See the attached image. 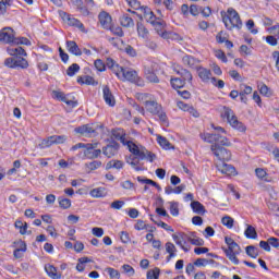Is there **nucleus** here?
Wrapping results in <instances>:
<instances>
[{
    "mask_svg": "<svg viewBox=\"0 0 279 279\" xmlns=\"http://www.w3.org/2000/svg\"><path fill=\"white\" fill-rule=\"evenodd\" d=\"M137 181H140L142 184H150V186H158V183L151 179H143L141 177H137Z\"/></svg>",
    "mask_w": 279,
    "mask_h": 279,
    "instance_id": "nucleus-53",
    "label": "nucleus"
},
{
    "mask_svg": "<svg viewBox=\"0 0 279 279\" xmlns=\"http://www.w3.org/2000/svg\"><path fill=\"white\" fill-rule=\"evenodd\" d=\"M259 93L260 95H264V97H271V89L265 84H262L259 86Z\"/></svg>",
    "mask_w": 279,
    "mask_h": 279,
    "instance_id": "nucleus-45",
    "label": "nucleus"
},
{
    "mask_svg": "<svg viewBox=\"0 0 279 279\" xmlns=\"http://www.w3.org/2000/svg\"><path fill=\"white\" fill-rule=\"evenodd\" d=\"M252 86L250 85H245V84H241L240 85V94L242 95H252Z\"/></svg>",
    "mask_w": 279,
    "mask_h": 279,
    "instance_id": "nucleus-46",
    "label": "nucleus"
},
{
    "mask_svg": "<svg viewBox=\"0 0 279 279\" xmlns=\"http://www.w3.org/2000/svg\"><path fill=\"white\" fill-rule=\"evenodd\" d=\"M92 234H94V236L101 238V236H104V229L99 228V227H94L92 229Z\"/></svg>",
    "mask_w": 279,
    "mask_h": 279,
    "instance_id": "nucleus-57",
    "label": "nucleus"
},
{
    "mask_svg": "<svg viewBox=\"0 0 279 279\" xmlns=\"http://www.w3.org/2000/svg\"><path fill=\"white\" fill-rule=\"evenodd\" d=\"M13 45H26V47H29L32 45V41H29V39H27L26 37H14Z\"/></svg>",
    "mask_w": 279,
    "mask_h": 279,
    "instance_id": "nucleus-43",
    "label": "nucleus"
},
{
    "mask_svg": "<svg viewBox=\"0 0 279 279\" xmlns=\"http://www.w3.org/2000/svg\"><path fill=\"white\" fill-rule=\"evenodd\" d=\"M173 241L180 245L181 250L183 252H190L191 246L186 245V242L189 241L190 236L186 233H179L172 235Z\"/></svg>",
    "mask_w": 279,
    "mask_h": 279,
    "instance_id": "nucleus-12",
    "label": "nucleus"
},
{
    "mask_svg": "<svg viewBox=\"0 0 279 279\" xmlns=\"http://www.w3.org/2000/svg\"><path fill=\"white\" fill-rule=\"evenodd\" d=\"M78 84H86L87 86H96L97 82H95V78L93 76H78L77 77Z\"/></svg>",
    "mask_w": 279,
    "mask_h": 279,
    "instance_id": "nucleus-27",
    "label": "nucleus"
},
{
    "mask_svg": "<svg viewBox=\"0 0 279 279\" xmlns=\"http://www.w3.org/2000/svg\"><path fill=\"white\" fill-rule=\"evenodd\" d=\"M216 58H218V60H221V62H228V57H226V52L221 50L216 51Z\"/></svg>",
    "mask_w": 279,
    "mask_h": 279,
    "instance_id": "nucleus-59",
    "label": "nucleus"
},
{
    "mask_svg": "<svg viewBox=\"0 0 279 279\" xmlns=\"http://www.w3.org/2000/svg\"><path fill=\"white\" fill-rule=\"evenodd\" d=\"M129 3L130 8H133V10H141V2L137 0H126Z\"/></svg>",
    "mask_w": 279,
    "mask_h": 279,
    "instance_id": "nucleus-58",
    "label": "nucleus"
},
{
    "mask_svg": "<svg viewBox=\"0 0 279 279\" xmlns=\"http://www.w3.org/2000/svg\"><path fill=\"white\" fill-rule=\"evenodd\" d=\"M147 23H150L153 25L158 34L160 29H165V21H156V15L153 13H149L146 17Z\"/></svg>",
    "mask_w": 279,
    "mask_h": 279,
    "instance_id": "nucleus-16",
    "label": "nucleus"
},
{
    "mask_svg": "<svg viewBox=\"0 0 279 279\" xmlns=\"http://www.w3.org/2000/svg\"><path fill=\"white\" fill-rule=\"evenodd\" d=\"M15 228L20 230V234H27V222L23 223V221L16 220Z\"/></svg>",
    "mask_w": 279,
    "mask_h": 279,
    "instance_id": "nucleus-37",
    "label": "nucleus"
},
{
    "mask_svg": "<svg viewBox=\"0 0 279 279\" xmlns=\"http://www.w3.org/2000/svg\"><path fill=\"white\" fill-rule=\"evenodd\" d=\"M106 64L107 69H110L122 82H131V84H136V86H145L143 78L138 76L136 70L120 66L112 58H108Z\"/></svg>",
    "mask_w": 279,
    "mask_h": 279,
    "instance_id": "nucleus-3",
    "label": "nucleus"
},
{
    "mask_svg": "<svg viewBox=\"0 0 279 279\" xmlns=\"http://www.w3.org/2000/svg\"><path fill=\"white\" fill-rule=\"evenodd\" d=\"M125 206V202L123 201H114L111 203L110 208L113 210H121Z\"/></svg>",
    "mask_w": 279,
    "mask_h": 279,
    "instance_id": "nucleus-47",
    "label": "nucleus"
},
{
    "mask_svg": "<svg viewBox=\"0 0 279 279\" xmlns=\"http://www.w3.org/2000/svg\"><path fill=\"white\" fill-rule=\"evenodd\" d=\"M205 143H210V149L216 157L215 166L223 175H236V168L228 165L232 160V151L226 147H232V142L226 136L219 134H205Z\"/></svg>",
    "mask_w": 279,
    "mask_h": 279,
    "instance_id": "nucleus-1",
    "label": "nucleus"
},
{
    "mask_svg": "<svg viewBox=\"0 0 279 279\" xmlns=\"http://www.w3.org/2000/svg\"><path fill=\"white\" fill-rule=\"evenodd\" d=\"M52 95L54 99L63 101L64 104H66V106H71L72 108H75V106H77V101L66 99V96H64V93L62 92L53 90Z\"/></svg>",
    "mask_w": 279,
    "mask_h": 279,
    "instance_id": "nucleus-21",
    "label": "nucleus"
},
{
    "mask_svg": "<svg viewBox=\"0 0 279 279\" xmlns=\"http://www.w3.org/2000/svg\"><path fill=\"white\" fill-rule=\"evenodd\" d=\"M85 167H86L87 171H96V169H99V167H101V161L95 160L92 162H87V163H85Z\"/></svg>",
    "mask_w": 279,
    "mask_h": 279,
    "instance_id": "nucleus-36",
    "label": "nucleus"
},
{
    "mask_svg": "<svg viewBox=\"0 0 279 279\" xmlns=\"http://www.w3.org/2000/svg\"><path fill=\"white\" fill-rule=\"evenodd\" d=\"M196 71L198 73L199 80H202L204 84L211 82L213 86H216V88H223L226 86V82H223V80H217V77H213V72H210V70L198 66Z\"/></svg>",
    "mask_w": 279,
    "mask_h": 279,
    "instance_id": "nucleus-7",
    "label": "nucleus"
},
{
    "mask_svg": "<svg viewBox=\"0 0 279 279\" xmlns=\"http://www.w3.org/2000/svg\"><path fill=\"white\" fill-rule=\"evenodd\" d=\"M98 144H86V148L84 150V156L89 160H94L95 158H99L101 156V149H97Z\"/></svg>",
    "mask_w": 279,
    "mask_h": 279,
    "instance_id": "nucleus-10",
    "label": "nucleus"
},
{
    "mask_svg": "<svg viewBox=\"0 0 279 279\" xmlns=\"http://www.w3.org/2000/svg\"><path fill=\"white\" fill-rule=\"evenodd\" d=\"M46 272L52 279H61L62 274L58 272V269L53 265H48L45 267Z\"/></svg>",
    "mask_w": 279,
    "mask_h": 279,
    "instance_id": "nucleus-25",
    "label": "nucleus"
},
{
    "mask_svg": "<svg viewBox=\"0 0 279 279\" xmlns=\"http://www.w3.org/2000/svg\"><path fill=\"white\" fill-rule=\"evenodd\" d=\"M158 35L161 36V38H165L166 40H177V43H180V40H182V37L178 33L173 32H162V29H160L158 32Z\"/></svg>",
    "mask_w": 279,
    "mask_h": 279,
    "instance_id": "nucleus-23",
    "label": "nucleus"
},
{
    "mask_svg": "<svg viewBox=\"0 0 279 279\" xmlns=\"http://www.w3.org/2000/svg\"><path fill=\"white\" fill-rule=\"evenodd\" d=\"M120 25H122V27H134V20L128 14H124L120 17Z\"/></svg>",
    "mask_w": 279,
    "mask_h": 279,
    "instance_id": "nucleus-28",
    "label": "nucleus"
},
{
    "mask_svg": "<svg viewBox=\"0 0 279 279\" xmlns=\"http://www.w3.org/2000/svg\"><path fill=\"white\" fill-rule=\"evenodd\" d=\"M0 43H4V45L14 43V29L12 27H4L0 31Z\"/></svg>",
    "mask_w": 279,
    "mask_h": 279,
    "instance_id": "nucleus-14",
    "label": "nucleus"
},
{
    "mask_svg": "<svg viewBox=\"0 0 279 279\" xmlns=\"http://www.w3.org/2000/svg\"><path fill=\"white\" fill-rule=\"evenodd\" d=\"M170 213L173 217H178L180 215V210L178 209V203L170 202Z\"/></svg>",
    "mask_w": 279,
    "mask_h": 279,
    "instance_id": "nucleus-49",
    "label": "nucleus"
},
{
    "mask_svg": "<svg viewBox=\"0 0 279 279\" xmlns=\"http://www.w3.org/2000/svg\"><path fill=\"white\" fill-rule=\"evenodd\" d=\"M4 66H8V69H27L29 62L22 57H10L4 60Z\"/></svg>",
    "mask_w": 279,
    "mask_h": 279,
    "instance_id": "nucleus-9",
    "label": "nucleus"
},
{
    "mask_svg": "<svg viewBox=\"0 0 279 279\" xmlns=\"http://www.w3.org/2000/svg\"><path fill=\"white\" fill-rule=\"evenodd\" d=\"M174 71L177 72V75H180V77H182L181 80L189 82V84H191V82H193V74H191V72L184 68H180L177 66L174 68Z\"/></svg>",
    "mask_w": 279,
    "mask_h": 279,
    "instance_id": "nucleus-19",
    "label": "nucleus"
},
{
    "mask_svg": "<svg viewBox=\"0 0 279 279\" xmlns=\"http://www.w3.org/2000/svg\"><path fill=\"white\" fill-rule=\"evenodd\" d=\"M255 173L257 178H259V180H264V182H269V179H267V171H265V169L256 168Z\"/></svg>",
    "mask_w": 279,
    "mask_h": 279,
    "instance_id": "nucleus-42",
    "label": "nucleus"
},
{
    "mask_svg": "<svg viewBox=\"0 0 279 279\" xmlns=\"http://www.w3.org/2000/svg\"><path fill=\"white\" fill-rule=\"evenodd\" d=\"M51 141L53 145H62L66 142V135H52Z\"/></svg>",
    "mask_w": 279,
    "mask_h": 279,
    "instance_id": "nucleus-39",
    "label": "nucleus"
},
{
    "mask_svg": "<svg viewBox=\"0 0 279 279\" xmlns=\"http://www.w3.org/2000/svg\"><path fill=\"white\" fill-rule=\"evenodd\" d=\"M53 145V140H51V136H49L46 140H43L39 144L40 149H46V147H51Z\"/></svg>",
    "mask_w": 279,
    "mask_h": 279,
    "instance_id": "nucleus-48",
    "label": "nucleus"
},
{
    "mask_svg": "<svg viewBox=\"0 0 279 279\" xmlns=\"http://www.w3.org/2000/svg\"><path fill=\"white\" fill-rule=\"evenodd\" d=\"M225 243L228 245V248L222 247L227 258L233 263V265H239V254H241V246L230 236L225 238Z\"/></svg>",
    "mask_w": 279,
    "mask_h": 279,
    "instance_id": "nucleus-6",
    "label": "nucleus"
},
{
    "mask_svg": "<svg viewBox=\"0 0 279 279\" xmlns=\"http://www.w3.org/2000/svg\"><path fill=\"white\" fill-rule=\"evenodd\" d=\"M94 66L97 69V71L104 72L106 71V63L101 59H97L94 62Z\"/></svg>",
    "mask_w": 279,
    "mask_h": 279,
    "instance_id": "nucleus-52",
    "label": "nucleus"
},
{
    "mask_svg": "<svg viewBox=\"0 0 279 279\" xmlns=\"http://www.w3.org/2000/svg\"><path fill=\"white\" fill-rule=\"evenodd\" d=\"M191 208H192L193 213H195L196 215H205L206 214V208H204V205H202V203H199L198 201H193L191 203Z\"/></svg>",
    "mask_w": 279,
    "mask_h": 279,
    "instance_id": "nucleus-26",
    "label": "nucleus"
},
{
    "mask_svg": "<svg viewBox=\"0 0 279 279\" xmlns=\"http://www.w3.org/2000/svg\"><path fill=\"white\" fill-rule=\"evenodd\" d=\"M66 48L73 56H82V49H80V46L74 40L66 41Z\"/></svg>",
    "mask_w": 279,
    "mask_h": 279,
    "instance_id": "nucleus-24",
    "label": "nucleus"
},
{
    "mask_svg": "<svg viewBox=\"0 0 279 279\" xmlns=\"http://www.w3.org/2000/svg\"><path fill=\"white\" fill-rule=\"evenodd\" d=\"M222 119H227L229 125L233 128V130H238V132H245V124L239 121V118L235 117L234 111L232 109L225 107L221 113Z\"/></svg>",
    "mask_w": 279,
    "mask_h": 279,
    "instance_id": "nucleus-8",
    "label": "nucleus"
},
{
    "mask_svg": "<svg viewBox=\"0 0 279 279\" xmlns=\"http://www.w3.org/2000/svg\"><path fill=\"white\" fill-rule=\"evenodd\" d=\"M157 142L163 149H171V143L167 141V137L162 135L157 136Z\"/></svg>",
    "mask_w": 279,
    "mask_h": 279,
    "instance_id": "nucleus-32",
    "label": "nucleus"
},
{
    "mask_svg": "<svg viewBox=\"0 0 279 279\" xmlns=\"http://www.w3.org/2000/svg\"><path fill=\"white\" fill-rule=\"evenodd\" d=\"M141 160H144L141 158V156L138 155H134L126 157V162L128 165H130L133 169H135V171H143L142 167H138V165L141 163Z\"/></svg>",
    "mask_w": 279,
    "mask_h": 279,
    "instance_id": "nucleus-20",
    "label": "nucleus"
},
{
    "mask_svg": "<svg viewBox=\"0 0 279 279\" xmlns=\"http://www.w3.org/2000/svg\"><path fill=\"white\" fill-rule=\"evenodd\" d=\"M246 239H258V233L256 232V228L252 227V225H247L246 230L244 231Z\"/></svg>",
    "mask_w": 279,
    "mask_h": 279,
    "instance_id": "nucleus-29",
    "label": "nucleus"
},
{
    "mask_svg": "<svg viewBox=\"0 0 279 279\" xmlns=\"http://www.w3.org/2000/svg\"><path fill=\"white\" fill-rule=\"evenodd\" d=\"M89 195L92 197H104V190H101L99 187L98 189H94V190L90 191Z\"/></svg>",
    "mask_w": 279,
    "mask_h": 279,
    "instance_id": "nucleus-55",
    "label": "nucleus"
},
{
    "mask_svg": "<svg viewBox=\"0 0 279 279\" xmlns=\"http://www.w3.org/2000/svg\"><path fill=\"white\" fill-rule=\"evenodd\" d=\"M182 62L185 66H190V69H198L199 68V60L195 59L193 56H184L182 58Z\"/></svg>",
    "mask_w": 279,
    "mask_h": 279,
    "instance_id": "nucleus-22",
    "label": "nucleus"
},
{
    "mask_svg": "<svg viewBox=\"0 0 279 279\" xmlns=\"http://www.w3.org/2000/svg\"><path fill=\"white\" fill-rule=\"evenodd\" d=\"M137 34L142 38H147L149 31H147V28L143 25V23L138 22L137 23Z\"/></svg>",
    "mask_w": 279,
    "mask_h": 279,
    "instance_id": "nucleus-33",
    "label": "nucleus"
},
{
    "mask_svg": "<svg viewBox=\"0 0 279 279\" xmlns=\"http://www.w3.org/2000/svg\"><path fill=\"white\" fill-rule=\"evenodd\" d=\"M170 82H171L172 88H174V89L184 88V85L186 84V82L183 81V80L180 78V77L171 78Z\"/></svg>",
    "mask_w": 279,
    "mask_h": 279,
    "instance_id": "nucleus-31",
    "label": "nucleus"
},
{
    "mask_svg": "<svg viewBox=\"0 0 279 279\" xmlns=\"http://www.w3.org/2000/svg\"><path fill=\"white\" fill-rule=\"evenodd\" d=\"M196 267H206L208 265V259L206 258H197L194 263Z\"/></svg>",
    "mask_w": 279,
    "mask_h": 279,
    "instance_id": "nucleus-60",
    "label": "nucleus"
},
{
    "mask_svg": "<svg viewBox=\"0 0 279 279\" xmlns=\"http://www.w3.org/2000/svg\"><path fill=\"white\" fill-rule=\"evenodd\" d=\"M58 202H59L60 208H62L63 210H66L68 208H71V199L59 197Z\"/></svg>",
    "mask_w": 279,
    "mask_h": 279,
    "instance_id": "nucleus-40",
    "label": "nucleus"
},
{
    "mask_svg": "<svg viewBox=\"0 0 279 279\" xmlns=\"http://www.w3.org/2000/svg\"><path fill=\"white\" fill-rule=\"evenodd\" d=\"M60 16L65 23H68V25H71L72 27H77V29L84 32V24L80 22V20L72 17L71 14L66 12H61Z\"/></svg>",
    "mask_w": 279,
    "mask_h": 279,
    "instance_id": "nucleus-13",
    "label": "nucleus"
},
{
    "mask_svg": "<svg viewBox=\"0 0 279 279\" xmlns=\"http://www.w3.org/2000/svg\"><path fill=\"white\" fill-rule=\"evenodd\" d=\"M110 32H112V34H114L116 36H119L120 38H123V28H121L120 26H110Z\"/></svg>",
    "mask_w": 279,
    "mask_h": 279,
    "instance_id": "nucleus-50",
    "label": "nucleus"
},
{
    "mask_svg": "<svg viewBox=\"0 0 279 279\" xmlns=\"http://www.w3.org/2000/svg\"><path fill=\"white\" fill-rule=\"evenodd\" d=\"M220 14L222 17V23H225V27H227V29H241V27H243L241 16L239 15V12H236V10L233 8H229L227 12L221 11Z\"/></svg>",
    "mask_w": 279,
    "mask_h": 279,
    "instance_id": "nucleus-5",
    "label": "nucleus"
},
{
    "mask_svg": "<svg viewBox=\"0 0 279 279\" xmlns=\"http://www.w3.org/2000/svg\"><path fill=\"white\" fill-rule=\"evenodd\" d=\"M272 58L274 60H276V69L277 71H279V51L278 50L272 52Z\"/></svg>",
    "mask_w": 279,
    "mask_h": 279,
    "instance_id": "nucleus-64",
    "label": "nucleus"
},
{
    "mask_svg": "<svg viewBox=\"0 0 279 279\" xmlns=\"http://www.w3.org/2000/svg\"><path fill=\"white\" fill-rule=\"evenodd\" d=\"M14 247H16L15 250H20L22 252H27V244H25V242L23 240H17L15 242H13Z\"/></svg>",
    "mask_w": 279,
    "mask_h": 279,
    "instance_id": "nucleus-44",
    "label": "nucleus"
},
{
    "mask_svg": "<svg viewBox=\"0 0 279 279\" xmlns=\"http://www.w3.org/2000/svg\"><path fill=\"white\" fill-rule=\"evenodd\" d=\"M102 95L107 106L113 107L117 104L114 95H112V92L110 90V87H108V85L104 86Z\"/></svg>",
    "mask_w": 279,
    "mask_h": 279,
    "instance_id": "nucleus-18",
    "label": "nucleus"
},
{
    "mask_svg": "<svg viewBox=\"0 0 279 279\" xmlns=\"http://www.w3.org/2000/svg\"><path fill=\"white\" fill-rule=\"evenodd\" d=\"M136 97L138 101H142V104H144L147 112H150V114H155L156 117H158L162 125L169 126L167 113L162 111V106L158 104V100H156V97H154V95L147 93H140L136 95Z\"/></svg>",
    "mask_w": 279,
    "mask_h": 279,
    "instance_id": "nucleus-4",
    "label": "nucleus"
},
{
    "mask_svg": "<svg viewBox=\"0 0 279 279\" xmlns=\"http://www.w3.org/2000/svg\"><path fill=\"white\" fill-rule=\"evenodd\" d=\"M154 69H156V63L145 65L144 75L146 80H148L151 84H158L160 82V78H158Z\"/></svg>",
    "mask_w": 279,
    "mask_h": 279,
    "instance_id": "nucleus-11",
    "label": "nucleus"
},
{
    "mask_svg": "<svg viewBox=\"0 0 279 279\" xmlns=\"http://www.w3.org/2000/svg\"><path fill=\"white\" fill-rule=\"evenodd\" d=\"M112 137L116 138V141H120L122 145H126L129 151L134 156H140L142 160H148L149 162H154V160H156V154L147 150L145 146L128 141L125 138V134H123V130H113Z\"/></svg>",
    "mask_w": 279,
    "mask_h": 279,
    "instance_id": "nucleus-2",
    "label": "nucleus"
},
{
    "mask_svg": "<svg viewBox=\"0 0 279 279\" xmlns=\"http://www.w3.org/2000/svg\"><path fill=\"white\" fill-rule=\"evenodd\" d=\"M123 167V161L121 160H111L107 163L106 169H121Z\"/></svg>",
    "mask_w": 279,
    "mask_h": 279,
    "instance_id": "nucleus-34",
    "label": "nucleus"
},
{
    "mask_svg": "<svg viewBox=\"0 0 279 279\" xmlns=\"http://www.w3.org/2000/svg\"><path fill=\"white\" fill-rule=\"evenodd\" d=\"M122 243H130V234L125 231H122L120 234Z\"/></svg>",
    "mask_w": 279,
    "mask_h": 279,
    "instance_id": "nucleus-62",
    "label": "nucleus"
},
{
    "mask_svg": "<svg viewBox=\"0 0 279 279\" xmlns=\"http://www.w3.org/2000/svg\"><path fill=\"white\" fill-rule=\"evenodd\" d=\"M166 252L168 254H170V253H173V252H178V248H175V245L173 243L168 242V243H166Z\"/></svg>",
    "mask_w": 279,
    "mask_h": 279,
    "instance_id": "nucleus-61",
    "label": "nucleus"
},
{
    "mask_svg": "<svg viewBox=\"0 0 279 279\" xmlns=\"http://www.w3.org/2000/svg\"><path fill=\"white\" fill-rule=\"evenodd\" d=\"M102 154L107 158H112L119 154V144L116 142L110 143L106 147L102 148Z\"/></svg>",
    "mask_w": 279,
    "mask_h": 279,
    "instance_id": "nucleus-15",
    "label": "nucleus"
},
{
    "mask_svg": "<svg viewBox=\"0 0 279 279\" xmlns=\"http://www.w3.org/2000/svg\"><path fill=\"white\" fill-rule=\"evenodd\" d=\"M99 23L104 29H109L112 26V16L108 12H100L98 15Z\"/></svg>",
    "mask_w": 279,
    "mask_h": 279,
    "instance_id": "nucleus-17",
    "label": "nucleus"
},
{
    "mask_svg": "<svg viewBox=\"0 0 279 279\" xmlns=\"http://www.w3.org/2000/svg\"><path fill=\"white\" fill-rule=\"evenodd\" d=\"M122 269H123L124 274H128L129 276H134V274H135L134 268L128 264H124L122 266Z\"/></svg>",
    "mask_w": 279,
    "mask_h": 279,
    "instance_id": "nucleus-56",
    "label": "nucleus"
},
{
    "mask_svg": "<svg viewBox=\"0 0 279 279\" xmlns=\"http://www.w3.org/2000/svg\"><path fill=\"white\" fill-rule=\"evenodd\" d=\"M9 53H10V56H16V57L17 56H24V57L27 56V52L21 46H17L16 48L9 49Z\"/></svg>",
    "mask_w": 279,
    "mask_h": 279,
    "instance_id": "nucleus-30",
    "label": "nucleus"
},
{
    "mask_svg": "<svg viewBox=\"0 0 279 279\" xmlns=\"http://www.w3.org/2000/svg\"><path fill=\"white\" fill-rule=\"evenodd\" d=\"M189 243H191L192 245H197L198 247H202V245H204V240L202 238L190 236Z\"/></svg>",
    "mask_w": 279,
    "mask_h": 279,
    "instance_id": "nucleus-51",
    "label": "nucleus"
},
{
    "mask_svg": "<svg viewBox=\"0 0 279 279\" xmlns=\"http://www.w3.org/2000/svg\"><path fill=\"white\" fill-rule=\"evenodd\" d=\"M221 223L225 225L226 228H229V230L234 228V219H232L230 216L222 217Z\"/></svg>",
    "mask_w": 279,
    "mask_h": 279,
    "instance_id": "nucleus-38",
    "label": "nucleus"
},
{
    "mask_svg": "<svg viewBox=\"0 0 279 279\" xmlns=\"http://www.w3.org/2000/svg\"><path fill=\"white\" fill-rule=\"evenodd\" d=\"M107 274L110 276L111 279H119V270L114 268H107Z\"/></svg>",
    "mask_w": 279,
    "mask_h": 279,
    "instance_id": "nucleus-54",
    "label": "nucleus"
},
{
    "mask_svg": "<svg viewBox=\"0 0 279 279\" xmlns=\"http://www.w3.org/2000/svg\"><path fill=\"white\" fill-rule=\"evenodd\" d=\"M246 254L251 258H258V248H256L254 245L246 246Z\"/></svg>",
    "mask_w": 279,
    "mask_h": 279,
    "instance_id": "nucleus-35",
    "label": "nucleus"
},
{
    "mask_svg": "<svg viewBox=\"0 0 279 279\" xmlns=\"http://www.w3.org/2000/svg\"><path fill=\"white\" fill-rule=\"evenodd\" d=\"M268 243L272 247H278L279 246V239L278 238H269Z\"/></svg>",
    "mask_w": 279,
    "mask_h": 279,
    "instance_id": "nucleus-63",
    "label": "nucleus"
},
{
    "mask_svg": "<svg viewBox=\"0 0 279 279\" xmlns=\"http://www.w3.org/2000/svg\"><path fill=\"white\" fill-rule=\"evenodd\" d=\"M78 71H80V64L73 63L68 68L66 75H69V77H73V75H75V73H77Z\"/></svg>",
    "mask_w": 279,
    "mask_h": 279,
    "instance_id": "nucleus-41",
    "label": "nucleus"
}]
</instances>
